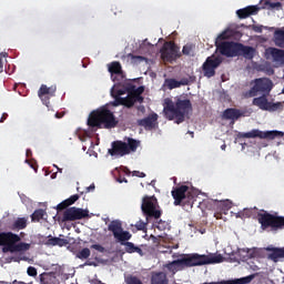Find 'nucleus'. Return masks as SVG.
<instances>
[{
    "label": "nucleus",
    "instance_id": "obj_1",
    "mask_svg": "<svg viewBox=\"0 0 284 284\" xmlns=\"http://www.w3.org/2000/svg\"><path fill=\"white\" fill-rule=\"evenodd\" d=\"M225 257L221 254L210 253L199 254V253H190V254H181L180 258L169 262L165 267L172 274H176V272H181V270H185V267H200L201 265H215L216 263H223Z\"/></svg>",
    "mask_w": 284,
    "mask_h": 284
},
{
    "label": "nucleus",
    "instance_id": "obj_2",
    "mask_svg": "<svg viewBox=\"0 0 284 284\" xmlns=\"http://www.w3.org/2000/svg\"><path fill=\"white\" fill-rule=\"evenodd\" d=\"M190 112H192V101L187 99H178L175 103L170 99L164 101L163 113L165 119L169 121H174L175 119L178 125L185 121V115L190 114Z\"/></svg>",
    "mask_w": 284,
    "mask_h": 284
},
{
    "label": "nucleus",
    "instance_id": "obj_3",
    "mask_svg": "<svg viewBox=\"0 0 284 284\" xmlns=\"http://www.w3.org/2000/svg\"><path fill=\"white\" fill-rule=\"evenodd\" d=\"M108 230L109 232H112L114 239L118 240V242L121 243V245L125 246V252L128 254L135 253L139 254L140 256H143V250L141 247L134 245V243L132 242H128L130 241V239H132V233H130V231H123V224H121V221H112L108 225Z\"/></svg>",
    "mask_w": 284,
    "mask_h": 284
},
{
    "label": "nucleus",
    "instance_id": "obj_4",
    "mask_svg": "<svg viewBox=\"0 0 284 284\" xmlns=\"http://www.w3.org/2000/svg\"><path fill=\"white\" fill-rule=\"evenodd\" d=\"M89 128H94L97 130H101V128H105V130H110L112 128H116L119 125V121L114 118V113L109 109H101L98 111L91 112L88 119Z\"/></svg>",
    "mask_w": 284,
    "mask_h": 284
},
{
    "label": "nucleus",
    "instance_id": "obj_5",
    "mask_svg": "<svg viewBox=\"0 0 284 284\" xmlns=\"http://www.w3.org/2000/svg\"><path fill=\"white\" fill-rule=\"evenodd\" d=\"M0 246H2V252H28L30 250V244L21 242V236L12 232L0 233Z\"/></svg>",
    "mask_w": 284,
    "mask_h": 284
},
{
    "label": "nucleus",
    "instance_id": "obj_6",
    "mask_svg": "<svg viewBox=\"0 0 284 284\" xmlns=\"http://www.w3.org/2000/svg\"><path fill=\"white\" fill-rule=\"evenodd\" d=\"M171 194L174 199V205H187L189 207L194 205L196 196H199V193L187 185L173 187Z\"/></svg>",
    "mask_w": 284,
    "mask_h": 284
},
{
    "label": "nucleus",
    "instance_id": "obj_7",
    "mask_svg": "<svg viewBox=\"0 0 284 284\" xmlns=\"http://www.w3.org/2000/svg\"><path fill=\"white\" fill-rule=\"evenodd\" d=\"M257 221L261 230H271V232H278L284 229V216L274 215L266 211L257 213Z\"/></svg>",
    "mask_w": 284,
    "mask_h": 284
},
{
    "label": "nucleus",
    "instance_id": "obj_8",
    "mask_svg": "<svg viewBox=\"0 0 284 284\" xmlns=\"http://www.w3.org/2000/svg\"><path fill=\"white\" fill-rule=\"evenodd\" d=\"M141 210L146 217V221H150V219H155V221H158L163 214L161 206H159V200L154 195H144L142 197Z\"/></svg>",
    "mask_w": 284,
    "mask_h": 284
},
{
    "label": "nucleus",
    "instance_id": "obj_9",
    "mask_svg": "<svg viewBox=\"0 0 284 284\" xmlns=\"http://www.w3.org/2000/svg\"><path fill=\"white\" fill-rule=\"evenodd\" d=\"M140 141H136L132 138L128 139V143L123 141L112 142V149H109V154L111 156H125L130 152H136Z\"/></svg>",
    "mask_w": 284,
    "mask_h": 284
},
{
    "label": "nucleus",
    "instance_id": "obj_10",
    "mask_svg": "<svg viewBox=\"0 0 284 284\" xmlns=\"http://www.w3.org/2000/svg\"><path fill=\"white\" fill-rule=\"evenodd\" d=\"M251 85L253 87L246 93L250 99L258 97V94H270L274 88V82L268 78H257L251 82Z\"/></svg>",
    "mask_w": 284,
    "mask_h": 284
},
{
    "label": "nucleus",
    "instance_id": "obj_11",
    "mask_svg": "<svg viewBox=\"0 0 284 284\" xmlns=\"http://www.w3.org/2000/svg\"><path fill=\"white\" fill-rule=\"evenodd\" d=\"M284 133L281 131H261L258 129H253L250 132L237 133V139H266L267 141H274V139H281Z\"/></svg>",
    "mask_w": 284,
    "mask_h": 284
},
{
    "label": "nucleus",
    "instance_id": "obj_12",
    "mask_svg": "<svg viewBox=\"0 0 284 284\" xmlns=\"http://www.w3.org/2000/svg\"><path fill=\"white\" fill-rule=\"evenodd\" d=\"M161 59L168 63H174L176 59H181V49L173 41H166L160 49Z\"/></svg>",
    "mask_w": 284,
    "mask_h": 284
},
{
    "label": "nucleus",
    "instance_id": "obj_13",
    "mask_svg": "<svg viewBox=\"0 0 284 284\" xmlns=\"http://www.w3.org/2000/svg\"><path fill=\"white\" fill-rule=\"evenodd\" d=\"M90 211L79 209V207H69L63 212V216L60 220L61 223H68L70 221H81V219H88Z\"/></svg>",
    "mask_w": 284,
    "mask_h": 284
},
{
    "label": "nucleus",
    "instance_id": "obj_14",
    "mask_svg": "<svg viewBox=\"0 0 284 284\" xmlns=\"http://www.w3.org/2000/svg\"><path fill=\"white\" fill-rule=\"evenodd\" d=\"M223 61L221 58L216 57H207L204 63L202 64V72L206 79H212V77L216 75V68L221 65Z\"/></svg>",
    "mask_w": 284,
    "mask_h": 284
},
{
    "label": "nucleus",
    "instance_id": "obj_15",
    "mask_svg": "<svg viewBox=\"0 0 284 284\" xmlns=\"http://www.w3.org/2000/svg\"><path fill=\"white\" fill-rule=\"evenodd\" d=\"M216 48L223 57H239V42H221Z\"/></svg>",
    "mask_w": 284,
    "mask_h": 284
},
{
    "label": "nucleus",
    "instance_id": "obj_16",
    "mask_svg": "<svg viewBox=\"0 0 284 284\" xmlns=\"http://www.w3.org/2000/svg\"><path fill=\"white\" fill-rule=\"evenodd\" d=\"M55 92H57L55 85L48 87L45 84H41L38 91V97L42 101L43 105H47V108H50V99L54 97Z\"/></svg>",
    "mask_w": 284,
    "mask_h": 284
},
{
    "label": "nucleus",
    "instance_id": "obj_17",
    "mask_svg": "<svg viewBox=\"0 0 284 284\" xmlns=\"http://www.w3.org/2000/svg\"><path fill=\"white\" fill-rule=\"evenodd\" d=\"M253 105H256V108H260V110H268L270 112H274L277 108L281 106L280 103H271L267 101V94L254 98Z\"/></svg>",
    "mask_w": 284,
    "mask_h": 284
},
{
    "label": "nucleus",
    "instance_id": "obj_18",
    "mask_svg": "<svg viewBox=\"0 0 284 284\" xmlns=\"http://www.w3.org/2000/svg\"><path fill=\"white\" fill-rule=\"evenodd\" d=\"M108 70L111 74L112 81H114L115 83H121V81L125 79V75H123V68L121 67V62H111L110 64H108Z\"/></svg>",
    "mask_w": 284,
    "mask_h": 284
},
{
    "label": "nucleus",
    "instance_id": "obj_19",
    "mask_svg": "<svg viewBox=\"0 0 284 284\" xmlns=\"http://www.w3.org/2000/svg\"><path fill=\"white\" fill-rule=\"evenodd\" d=\"M159 114L151 113L146 118L138 120V125L144 128V130H154L159 125Z\"/></svg>",
    "mask_w": 284,
    "mask_h": 284
},
{
    "label": "nucleus",
    "instance_id": "obj_20",
    "mask_svg": "<svg viewBox=\"0 0 284 284\" xmlns=\"http://www.w3.org/2000/svg\"><path fill=\"white\" fill-rule=\"evenodd\" d=\"M164 85H166L169 90H174L181 88V85H190V80L187 78H182L178 81L176 79L171 78L164 81Z\"/></svg>",
    "mask_w": 284,
    "mask_h": 284
},
{
    "label": "nucleus",
    "instance_id": "obj_21",
    "mask_svg": "<svg viewBox=\"0 0 284 284\" xmlns=\"http://www.w3.org/2000/svg\"><path fill=\"white\" fill-rule=\"evenodd\" d=\"M237 57H244L245 59H254V48L239 43Z\"/></svg>",
    "mask_w": 284,
    "mask_h": 284
},
{
    "label": "nucleus",
    "instance_id": "obj_22",
    "mask_svg": "<svg viewBox=\"0 0 284 284\" xmlns=\"http://www.w3.org/2000/svg\"><path fill=\"white\" fill-rule=\"evenodd\" d=\"M258 10H261V8H258L257 6H250L244 9H239L236 11V14L239 19H247V17H251V14H256Z\"/></svg>",
    "mask_w": 284,
    "mask_h": 284
},
{
    "label": "nucleus",
    "instance_id": "obj_23",
    "mask_svg": "<svg viewBox=\"0 0 284 284\" xmlns=\"http://www.w3.org/2000/svg\"><path fill=\"white\" fill-rule=\"evenodd\" d=\"M241 116H243V114L239 109L230 108L223 112V119H226V121H237Z\"/></svg>",
    "mask_w": 284,
    "mask_h": 284
},
{
    "label": "nucleus",
    "instance_id": "obj_24",
    "mask_svg": "<svg viewBox=\"0 0 284 284\" xmlns=\"http://www.w3.org/2000/svg\"><path fill=\"white\" fill-rule=\"evenodd\" d=\"M45 245H51L52 247H65L67 245H70V241L61 237H52V235H49Z\"/></svg>",
    "mask_w": 284,
    "mask_h": 284
},
{
    "label": "nucleus",
    "instance_id": "obj_25",
    "mask_svg": "<svg viewBox=\"0 0 284 284\" xmlns=\"http://www.w3.org/2000/svg\"><path fill=\"white\" fill-rule=\"evenodd\" d=\"M268 258L270 261H273V263H278V258H284V247L278 248V247H273L268 248Z\"/></svg>",
    "mask_w": 284,
    "mask_h": 284
},
{
    "label": "nucleus",
    "instance_id": "obj_26",
    "mask_svg": "<svg viewBox=\"0 0 284 284\" xmlns=\"http://www.w3.org/2000/svg\"><path fill=\"white\" fill-rule=\"evenodd\" d=\"M271 57L275 63L284 64V50L272 48Z\"/></svg>",
    "mask_w": 284,
    "mask_h": 284
},
{
    "label": "nucleus",
    "instance_id": "obj_27",
    "mask_svg": "<svg viewBox=\"0 0 284 284\" xmlns=\"http://www.w3.org/2000/svg\"><path fill=\"white\" fill-rule=\"evenodd\" d=\"M28 227V219L18 217L10 226V230H26Z\"/></svg>",
    "mask_w": 284,
    "mask_h": 284
},
{
    "label": "nucleus",
    "instance_id": "obj_28",
    "mask_svg": "<svg viewBox=\"0 0 284 284\" xmlns=\"http://www.w3.org/2000/svg\"><path fill=\"white\" fill-rule=\"evenodd\" d=\"M168 275L165 273L160 272L152 276L151 284H168Z\"/></svg>",
    "mask_w": 284,
    "mask_h": 284
},
{
    "label": "nucleus",
    "instance_id": "obj_29",
    "mask_svg": "<svg viewBox=\"0 0 284 284\" xmlns=\"http://www.w3.org/2000/svg\"><path fill=\"white\" fill-rule=\"evenodd\" d=\"M274 43L277 48H284V30L278 29L274 32Z\"/></svg>",
    "mask_w": 284,
    "mask_h": 284
},
{
    "label": "nucleus",
    "instance_id": "obj_30",
    "mask_svg": "<svg viewBox=\"0 0 284 284\" xmlns=\"http://www.w3.org/2000/svg\"><path fill=\"white\" fill-rule=\"evenodd\" d=\"M126 92L131 97H140L141 94H143V92H145V88L144 87L136 88V85H129L126 88Z\"/></svg>",
    "mask_w": 284,
    "mask_h": 284
},
{
    "label": "nucleus",
    "instance_id": "obj_31",
    "mask_svg": "<svg viewBox=\"0 0 284 284\" xmlns=\"http://www.w3.org/2000/svg\"><path fill=\"white\" fill-rule=\"evenodd\" d=\"M262 8H267V10H281L283 4L281 2H270V0H264V6Z\"/></svg>",
    "mask_w": 284,
    "mask_h": 284
},
{
    "label": "nucleus",
    "instance_id": "obj_32",
    "mask_svg": "<svg viewBox=\"0 0 284 284\" xmlns=\"http://www.w3.org/2000/svg\"><path fill=\"white\" fill-rule=\"evenodd\" d=\"M194 48L195 45L192 44V43H187L183 47L182 49V53L185 55V57H194Z\"/></svg>",
    "mask_w": 284,
    "mask_h": 284
},
{
    "label": "nucleus",
    "instance_id": "obj_33",
    "mask_svg": "<svg viewBox=\"0 0 284 284\" xmlns=\"http://www.w3.org/2000/svg\"><path fill=\"white\" fill-rule=\"evenodd\" d=\"M45 216V211L43 209L36 210L31 215V221H41Z\"/></svg>",
    "mask_w": 284,
    "mask_h": 284
},
{
    "label": "nucleus",
    "instance_id": "obj_34",
    "mask_svg": "<svg viewBox=\"0 0 284 284\" xmlns=\"http://www.w3.org/2000/svg\"><path fill=\"white\" fill-rule=\"evenodd\" d=\"M90 254H91L90 248L84 247L77 253V258H80L81 261H83L85 258H90Z\"/></svg>",
    "mask_w": 284,
    "mask_h": 284
},
{
    "label": "nucleus",
    "instance_id": "obj_35",
    "mask_svg": "<svg viewBox=\"0 0 284 284\" xmlns=\"http://www.w3.org/2000/svg\"><path fill=\"white\" fill-rule=\"evenodd\" d=\"M50 281H52V275L48 273H42L40 275V283L41 284H52Z\"/></svg>",
    "mask_w": 284,
    "mask_h": 284
},
{
    "label": "nucleus",
    "instance_id": "obj_36",
    "mask_svg": "<svg viewBox=\"0 0 284 284\" xmlns=\"http://www.w3.org/2000/svg\"><path fill=\"white\" fill-rule=\"evenodd\" d=\"M125 283L126 284H143V282H141L140 278L134 275H128L125 277Z\"/></svg>",
    "mask_w": 284,
    "mask_h": 284
},
{
    "label": "nucleus",
    "instance_id": "obj_37",
    "mask_svg": "<svg viewBox=\"0 0 284 284\" xmlns=\"http://www.w3.org/2000/svg\"><path fill=\"white\" fill-rule=\"evenodd\" d=\"M123 105L124 108H133L134 99L129 94L126 98H123Z\"/></svg>",
    "mask_w": 284,
    "mask_h": 284
},
{
    "label": "nucleus",
    "instance_id": "obj_38",
    "mask_svg": "<svg viewBox=\"0 0 284 284\" xmlns=\"http://www.w3.org/2000/svg\"><path fill=\"white\" fill-rule=\"evenodd\" d=\"M121 94H123V91H118V95H115V99L113 101V105L115 108L119 105H123V98H121Z\"/></svg>",
    "mask_w": 284,
    "mask_h": 284
},
{
    "label": "nucleus",
    "instance_id": "obj_39",
    "mask_svg": "<svg viewBox=\"0 0 284 284\" xmlns=\"http://www.w3.org/2000/svg\"><path fill=\"white\" fill-rule=\"evenodd\" d=\"M240 214L241 219H250L254 214V211L252 209H244Z\"/></svg>",
    "mask_w": 284,
    "mask_h": 284
},
{
    "label": "nucleus",
    "instance_id": "obj_40",
    "mask_svg": "<svg viewBox=\"0 0 284 284\" xmlns=\"http://www.w3.org/2000/svg\"><path fill=\"white\" fill-rule=\"evenodd\" d=\"M80 199L79 194L71 195L69 199L64 200V202L69 205H74L77 203V200Z\"/></svg>",
    "mask_w": 284,
    "mask_h": 284
},
{
    "label": "nucleus",
    "instance_id": "obj_41",
    "mask_svg": "<svg viewBox=\"0 0 284 284\" xmlns=\"http://www.w3.org/2000/svg\"><path fill=\"white\" fill-rule=\"evenodd\" d=\"M135 227L136 230L139 231H143V230H146L148 227V223L143 222V220H140L135 223Z\"/></svg>",
    "mask_w": 284,
    "mask_h": 284
},
{
    "label": "nucleus",
    "instance_id": "obj_42",
    "mask_svg": "<svg viewBox=\"0 0 284 284\" xmlns=\"http://www.w3.org/2000/svg\"><path fill=\"white\" fill-rule=\"evenodd\" d=\"M91 250H97V252H100V253L105 252V247H103V245L101 244H92Z\"/></svg>",
    "mask_w": 284,
    "mask_h": 284
},
{
    "label": "nucleus",
    "instance_id": "obj_43",
    "mask_svg": "<svg viewBox=\"0 0 284 284\" xmlns=\"http://www.w3.org/2000/svg\"><path fill=\"white\" fill-rule=\"evenodd\" d=\"M8 57V53L6 52H1L0 53V73L3 72V59H6Z\"/></svg>",
    "mask_w": 284,
    "mask_h": 284
},
{
    "label": "nucleus",
    "instance_id": "obj_44",
    "mask_svg": "<svg viewBox=\"0 0 284 284\" xmlns=\"http://www.w3.org/2000/svg\"><path fill=\"white\" fill-rule=\"evenodd\" d=\"M29 276H37V268L34 266H29L27 270Z\"/></svg>",
    "mask_w": 284,
    "mask_h": 284
},
{
    "label": "nucleus",
    "instance_id": "obj_45",
    "mask_svg": "<svg viewBox=\"0 0 284 284\" xmlns=\"http://www.w3.org/2000/svg\"><path fill=\"white\" fill-rule=\"evenodd\" d=\"M69 205L65 203V200L57 205V210L61 212V210H68Z\"/></svg>",
    "mask_w": 284,
    "mask_h": 284
},
{
    "label": "nucleus",
    "instance_id": "obj_46",
    "mask_svg": "<svg viewBox=\"0 0 284 284\" xmlns=\"http://www.w3.org/2000/svg\"><path fill=\"white\" fill-rule=\"evenodd\" d=\"M132 176H138L139 179H145V173L141 171H133Z\"/></svg>",
    "mask_w": 284,
    "mask_h": 284
},
{
    "label": "nucleus",
    "instance_id": "obj_47",
    "mask_svg": "<svg viewBox=\"0 0 284 284\" xmlns=\"http://www.w3.org/2000/svg\"><path fill=\"white\" fill-rule=\"evenodd\" d=\"M217 39H220V41H225V39H230V36H227V31L222 32Z\"/></svg>",
    "mask_w": 284,
    "mask_h": 284
},
{
    "label": "nucleus",
    "instance_id": "obj_48",
    "mask_svg": "<svg viewBox=\"0 0 284 284\" xmlns=\"http://www.w3.org/2000/svg\"><path fill=\"white\" fill-rule=\"evenodd\" d=\"M134 103H143V97L142 95H133Z\"/></svg>",
    "mask_w": 284,
    "mask_h": 284
},
{
    "label": "nucleus",
    "instance_id": "obj_49",
    "mask_svg": "<svg viewBox=\"0 0 284 284\" xmlns=\"http://www.w3.org/2000/svg\"><path fill=\"white\" fill-rule=\"evenodd\" d=\"M252 30H253L254 32L261 33V32H263V26H256V24H254V26L252 27Z\"/></svg>",
    "mask_w": 284,
    "mask_h": 284
},
{
    "label": "nucleus",
    "instance_id": "obj_50",
    "mask_svg": "<svg viewBox=\"0 0 284 284\" xmlns=\"http://www.w3.org/2000/svg\"><path fill=\"white\" fill-rule=\"evenodd\" d=\"M118 183H128V179L120 176L118 178Z\"/></svg>",
    "mask_w": 284,
    "mask_h": 284
},
{
    "label": "nucleus",
    "instance_id": "obj_51",
    "mask_svg": "<svg viewBox=\"0 0 284 284\" xmlns=\"http://www.w3.org/2000/svg\"><path fill=\"white\" fill-rule=\"evenodd\" d=\"M6 119H8V113L2 114L0 123H3V121H6Z\"/></svg>",
    "mask_w": 284,
    "mask_h": 284
},
{
    "label": "nucleus",
    "instance_id": "obj_52",
    "mask_svg": "<svg viewBox=\"0 0 284 284\" xmlns=\"http://www.w3.org/2000/svg\"><path fill=\"white\" fill-rule=\"evenodd\" d=\"M94 184H91L89 187H87V192H90L91 190H94Z\"/></svg>",
    "mask_w": 284,
    "mask_h": 284
},
{
    "label": "nucleus",
    "instance_id": "obj_53",
    "mask_svg": "<svg viewBox=\"0 0 284 284\" xmlns=\"http://www.w3.org/2000/svg\"><path fill=\"white\" fill-rule=\"evenodd\" d=\"M136 59H138V61H145V58L142 55H138Z\"/></svg>",
    "mask_w": 284,
    "mask_h": 284
},
{
    "label": "nucleus",
    "instance_id": "obj_54",
    "mask_svg": "<svg viewBox=\"0 0 284 284\" xmlns=\"http://www.w3.org/2000/svg\"><path fill=\"white\" fill-rule=\"evenodd\" d=\"M214 216H215V219H217V220L222 219V214H221V213H215Z\"/></svg>",
    "mask_w": 284,
    "mask_h": 284
},
{
    "label": "nucleus",
    "instance_id": "obj_55",
    "mask_svg": "<svg viewBox=\"0 0 284 284\" xmlns=\"http://www.w3.org/2000/svg\"><path fill=\"white\" fill-rule=\"evenodd\" d=\"M151 239H152V241H153L154 243H156V242L159 241V239H156V236H154V235H151Z\"/></svg>",
    "mask_w": 284,
    "mask_h": 284
},
{
    "label": "nucleus",
    "instance_id": "obj_56",
    "mask_svg": "<svg viewBox=\"0 0 284 284\" xmlns=\"http://www.w3.org/2000/svg\"><path fill=\"white\" fill-rule=\"evenodd\" d=\"M161 223H162V221L160 220V221L158 222V225H156L158 230H161Z\"/></svg>",
    "mask_w": 284,
    "mask_h": 284
},
{
    "label": "nucleus",
    "instance_id": "obj_57",
    "mask_svg": "<svg viewBox=\"0 0 284 284\" xmlns=\"http://www.w3.org/2000/svg\"><path fill=\"white\" fill-rule=\"evenodd\" d=\"M30 154H32V151L27 150V156H29Z\"/></svg>",
    "mask_w": 284,
    "mask_h": 284
},
{
    "label": "nucleus",
    "instance_id": "obj_58",
    "mask_svg": "<svg viewBox=\"0 0 284 284\" xmlns=\"http://www.w3.org/2000/svg\"><path fill=\"white\" fill-rule=\"evenodd\" d=\"M223 207H225L226 210H230V206L225 205V203L222 204Z\"/></svg>",
    "mask_w": 284,
    "mask_h": 284
},
{
    "label": "nucleus",
    "instance_id": "obj_59",
    "mask_svg": "<svg viewBox=\"0 0 284 284\" xmlns=\"http://www.w3.org/2000/svg\"><path fill=\"white\" fill-rule=\"evenodd\" d=\"M225 148H227V145L223 144V145L221 146V150H225Z\"/></svg>",
    "mask_w": 284,
    "mask_h": 284
},
{
    "label": "nucleus",
    "instance_id": "obj_60",
    "mask_svg": "<svg viewBox=\"0 0 284 284\" xmlns=\"http://www.w3.org/2000/svg\"><path fill=\"white\" fill-rule=\"evenodd\" d=\"M84 265H92V263H88V262H85V263H84Z\"/></svg>",
    "mask_w": 284,
    "mask_h": 284
},
{
    "label": "nucleus",
    "instance_id": "obj_61",
    "mask_svg": "<svg viewBox=\"0 0 284 284\" xmlns=\"http://www.w3.org/2000/svg\"><path fill=\"white\" fill-rule=\"evenodd\" d=\"M140 110H145V106H140Z\"/></svg>",
    "mask_w": 284,
    "mask_h": 284
},
{
    "label": "nucleus",
    "instance_id": "obj_62",
    "mask_svg": "<svg viewBox=\"0 0 284 284\" xmlns=\"http://www.w3.org/2000/svg\"><path fill=\"white\" fill-rule=\"evenodd\" d=\"M59 172H63V169H58Z\"/></svg>",
    "mask_w": 284,
    "mask_h": 284
}]
</instances>
